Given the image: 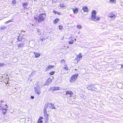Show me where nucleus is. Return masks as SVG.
I'll list each match as a JSON object with an SVG mask.
<instances>
[{"instance_id":"nucleus-25","label":"nucleus","mask_w":123,"mask_h":123,"mask_svg":"<svg viewBox=\"0 0 123 123\" xmlns=\"http://www.w3.org/2000/svg\"><path fill=\"white\" fill-rule=\"evenodd\" d=\"M77 28L79 29H81L82 28L81 26L80 25H78L77 26Z\"/></svg>"},{"instance_id":"nucleus-38","label":"nucleus","mask_w":123,"mask_h":123,"mask_svg":"<svg viewBox=\"0 0 123 123\" xmlns=\"http://www.w3.org/2000/svg\"><path fill=\"white\" fill-rule=\"evenodd\" d=\"M34 96H31V98L32 99H33L34 98Z\"/></svg>"},{"instance_id":"nucleus-6","label":"nucleus","mask_w":123,"mask_h":123,"mask_svg":"<svg viewBox=\"0 0 123 123\" xmlns=\"http://www.w3.org/2000/svg\"><path fill=\"white\" fill-rule=\"evenodd\" d=\"M78 76V74H76L73 75L70 79V82L72 83L74 82V81L76 80Z\"/></svg>"},{"instance_id":"nucleus-36","label":"nucleus","mask_w":123,"mask_h":123,"mask_svg":"<svg viewBox=\"0 0 123 123\" xmlns=\"http://www.w3.org/2000/svg\"><path fill=\"white\" fill-rule=\"evenodd\" d=\"M54 12L55 13V14H57L58 13V12H57L55 11H54Z\"/></svg>"},{"instance_id":"nucleus-24","label":"nucleus","mask_w":123,"mask_h":123,"mask_svg":"<svg viewBox=\"0 0 123 123\" xmlns=\"http://www.w3.org/2000/svg\"><path fill=\"white\" fill-rule=\"evenodd\" d=\"M59 20V19H56L54 21V22L55 23H56Z\"/></svg>"},{"instance_id":"nucleus-35","label":"nucleus","mask_w":123,"mask_h":123,"mask_svg":"<svg viewBox=\"0 0 123 123\" xmlns=\"http://www.w3.org/2000/svg\"><path fill=\"white\" fill-rule=\"evenodd\" d=\"M62 26H61L60 25H59V28L60 30H62Z\"/></svg>"},{"instance_id":"nucleus-41","label":"nucleus","mask_w":123,"mask_h":123,"mask_svg":"<svg viewBox=\"0 0 123 123\" xmlns=\"http://www.w3.org/2000/svg\"><path fill=\"white\" fill-rule=\"evenodd\" d=\"M3 18H2L1 19H0V20H1Z\"/></svg>"},{"instance_id":"nucleus-37","label":"nucleus","mask_w":123,"mask_h":123,"mask_svg":"<svg viewBox=\"0 0 123 123\" xmlns=\"http://www.w3.org/2000/svg\"><path fill=\"white\" fill-rule=\"evenodd\" d=\"M59 87H55V90H58L59 89Z\"/></svg>"},{"instance_id":"nucleus-12","label":"nucleus","mask_w":123,"mask_h":123,"mask_svg":"<svg viewBox=\"0 0 123 123\" xmlns=\"http://www.w3.org/2000/svg\"><path fill=\"white\" fill-rule=\"evenodd\" d=\"M72 9L74 13H77L78 12V9L77 8H73Z\"/></svg>"},{"instance_id":"nucleus-11","label":"nucleus","mask_w":123,"mask_h":123,"mask_svg":"<svg viewBox=\"0 0 123 123\" xmlns=\"http://www.w3.org/2000/svg\"><path fill=\"white\" fill-rule=\"evenodd\" d=\"M2 109L3 110L2 112L3 114H5L7 110L8 109H6L5 108H2Z\"/></svg>"},{"instance_id":"nucleus-10","label":"nucleus","mask_w":123,"mask_h":123,"mask_svg":"<svg viewBox=\"0 0 123 123\" xmlns=\"http://www.w3.org/2000/svg\"><path fill=\"white\" fill-rule=\"evenodd\" d=\"M54 67V66L50 65H49L46 68L45 70L46 71H47L51 69Z\"/></svg>"},{"instance_id":"nucleus-13","label":"nucleus","mask_w":123,"mask_h":123,"mask_svg":"<svg viewBox=\"0 0 123 123\" xmlns=\"http://www.w3.org/2000/svg\"><path fill=\"white\" fill-rule=\"evenodd\" d=\"M43 118L42 117H40V118L38 121V123H42L43 121L41 120L42 119H43Z\"/></svg>"},{"instance_id":"nucleus-28","label":"nucleus","mask_w":123,"mask_h":123,"mask_svg":"<svg viewBox=\"0 0 123 123\" xmlns=\"http://www.w3.org/2000/svg\"><path fill=\"white\" fill-rule=\"evenodd\" d=\"M55 87H53L50 88V89L49 90L50 91L51 90H55Z\"/></svg>"},{"instance_id":"nucleus-34","label":"nucleus","mask_w":123,"mask_h":123,"mask_svg":"<svg viewBox=\"0 0 123 123\" xmlns=\"http://www.w3.org/2000/svg\"><path fill=\"white\" fill-rule=\"evenodd\" d=\"M54 73H55V72L54 71H53V72L50 73H49V75H53L54 74Z\"/></svg>"},{"instance_id":"nucleus-42","label":"nucleus","mask_w":123,"mask_h":123,"mask_svg":"<svg viewBox=\"0 0 123 123\" xmlns=\"http://www.w3.org/2000/svg\"><path fill=\"white\" fill-rule=\"evenodd\" d=\"M74 40H75L76 41V39H74Z\"/></svg>"},{"instance_id":"nucleus-1","label":"nucleus","mask_w":123,"mask_h":123,"mask_svg":"<svg viewBox=\"0 0 123 123\" xmlns=\"http://www.w3.org/2000/svg\"><path fill=\"white\" fill-rule=\"evenodd\" d=\"M46 17V14L45 13H43L36 15L35 19L37 21H38L39 22H41L43 21L45 18Z\"/></svg>"},{"instance_id":"nucleus-22","label":"nucleus","mask_w":123,"mask_h":123,"mask_svg":"<svg viewBox=\"0 0 123 123\" xmlns=\"http://www.w3.org/2000/svg\"><path fill=\"white\" fill-rule=\"evenodd\" d=\"M21 37L20 36H18V38H17V39L18 41H20L21 40Z\"/></svg>"},{"instance_id":"nucleus-20","label":"nucleus","mask_w":123,"mask_h":123,"mask_svg":"<svg viewBox=\"0 0 123 123\" xmlns=\"http://www.w3.org/2000/svg\"><path fill=\"white\" fill-rule=\"evenodd\" d=\"M60 6L61 7H65L66 5L63 4H60Z\"/></svg>"},{"instance_id":"nucleus-29","label":"nucleus","mask_w":123,"mask_h":123,"mask_svg":"<svg viewBox=\"0 0 123 123\" xmlns=\"http://www.w3.org/2000/svg\"><path fill=\"white\" fill-rule=\"evenodd\" d=\"M65 62V61L63 59L61 61V63H64Z\"/></svg>"},{"instance_id":"nucleus-27","label":"nucleus","mask_w":123,"mask_h":123,"mask_svg":"<svg viewBox=\"0 0 123 123\" xmlns=\"http://www.w3.org/2000/svg\"><path fill=\"white\" fill-rule=\"evenodd\" d=\"M1 107H2V108L4 107V108H5L6 109H8V107H7V105H3V106H2Z\"/></svg>"},{"instance_id":"nucleus-16","label":"nucleus","mask_w":123,"mask_h":123,"mask_svg":"<svg viewBox=\"0 0 123 123\" xmlns=\"http://www.w3.org/2000/svg\"><path fill=\"white\" fill-rule=\"evenodd\" d=\"M49 105H50V106H49L50 108H52V109H55V108L54 106V105L53 104L50 103V104H48Z\"/></svg>"},{"instance_id":"nucleus-32","label":"nucleus","mask_w":123,"mask_h":123,"mask_svg":"<svg viewBox=\"0 0 123 123\" xmlns=\"http://www.w3.org/2000/svg\"><path fill=\"white\" fill-rule=\"evenodd\" d=\"M45 116H46V118L48 120V115L46 113Z\"/></svg>"},{"instance_id":"nucleus-45","label":"nucleus","mask_w":123,"mask_h":123,"mask_svg":"<svg viewBox=\"0 0 123 123\" xmlns=\"http://www.w3.org/2000/svg\"><path fill=\"white\" fill-rule=\"evenodd\" d=\"M70 38H71V37H70L69 38V39H70Z\"/></svg>"},{"instance_id":"nucleus-17","label":"nucleus","mask_w":123,"mask_h":123,"mask_svg":"<svg viewBox=\"0 0 123 123\" xmlns=\"http://www.w3.org/2000/svg\"><path fill=\"white\" fill-rule=\"evenodd\" d=\"M82 57V56L81 55V53H80L79 54V55H78L77 59L80 60V59Z\"/></svg>"},{"instance_id":"nucleus-39","label":"nucleus","mask_w":123,"mask_h":123,"mask_svg":"<svg viewBox=\"0 0 123 123\" xmlns=\"http://www.w3.org/2000/svg\"><path fill=\"white\" fill-rule=\"evenodd\" d=\"M121 68H123V64H121Z\"/></svg>"},{"instance_id":"nucleus-26","label":"nucleus","mask_w":123,"mask_h":123,"mask_svg":"<svg viewBox=\"0 0 123 123\" xmlns=\"http://www.w3.org/2000/svg\"><path fill=\"white\" fill-rule=\"evenodd\" d=\"M6 64L3 63H0V67L3 66Z\"/></svg>"},{"instance_id":"nucleus-4","label":"nucleus","mask_w":123,"mask_h":123,"mask_svg":"<svg viewBox=\"0 0 123 123\" xmlns=\"http://www.w3.org/2000/svg\"><path fill=\"white\" fill-rule=\"evenodd\" d=\"M87 88L89 90H92L96 91L97 88L95 87V86L92 84H88L87 87Z\"/></svg>"},{"instance_id":"nucleus-7","label":"nucleus","mask_w":123,"mask_h":123,"mask_svg":"<svg viewBox=\"0 0 123 123\" xmlns=\"http://www.w3.org/2000/svg\"><path fill=\"white\" fill-rule=\"evenodd\" d=\"M108 17L111 18L112 19H115L116 17V15L114 14L113 12H111L109 14Z\"/></svg>"},{"instance_id":"nucleus-2","label":"nucleus","mask_w":123,"mask_h":123,"mask_svg":"<svg viewBox=\"0 0 123 123\" xmlns=\"http://www.w3.org/2000/svg\"><path fill=\"white\" fill-rule=\"evenodd\" d=\"M96 12L95 11L93 10L92 12V20L95 21L99 20L100 17L98 16H96Z\"/></svg>"},{"instance_id":"nucleus-30","label":"nucleus","mask_w":123,"mask_h":123,"mask_svg":"<svg viewBox=\"0 0 123 123\" xmlns=\"http://www.w3.org/2000/svg\"><path fill=\"white\" fill-rule=\"evenodd\" d=\"M28 4V3L26 2H25L23 4V6H26Z\"/></svg>"},{"instance_id":"nucleus-33","label":"nucleus","mask_w":123,"mask_h":123,"mask_svg":"<svg viewBox=\"0 0 123 123\" xmlns=\"http://www.w3.org/2000/svg\"><path fill=\"white\" fill-rule=\"evenodd\" d=\"M12 3L15 4L16 3V2L15 0H12Z\"/></svg>"},{"instance_id":"nucleus-18","label":"nucleus","mask_w":123,"mask_h":123,"mask_svg":"<svg viewBox=\"0 0 123 123\" xmlns=\"http://www.w3.org/2000/svg\"><path fill=\"white\" fill-rule=\"evenodd\" d=\"M109 2L110 3H113L116 4V0H110L109 1Z\"/></svg>"},{"instance_id":"nucleus-40","label":"nucleus","mask_w":123,"mask_h":123,"mask_svg":"<svg viewBox=\"0 0 123 123\" xmlns=\"http://www.w3.org/2000/svg\"><path fill=\"white\" fill-rule=\"evenodd\" d=\"M33 1H36L37 0H32Z\"/></svg>"},{"instance_id":"nucleus-9","label":"nucleus","mask_w":123,"mask_h":123,"mask_svg":"<svg viewBox=\"0 0 123 123\" xmlns=\"http://www.w3.org/2000/svg\"><path fill=\"white\" fill-rule=\"evenodd\" d=\"M53 79V77L51 78H49L48 79L46 82V85H49L51 82L52 80Z\"/></svg>"},{"instance_id":"nucleus-19","label":"nucleus","mask_w":123,"mask_h":123,"mask_svg":"<svg viewBox=\"0 0 123 123\" xmlns=\"http://www.w3.org/2000/svg\"><path fill=\"white\" fill-rule=\"evenodd\" d=\"M13 22V20L12 19L9 20L8 21H7L6 22H5V23L6 24H7L8 23H9L10 22Z\"/></svg>"},{"instance_id":"nucleus-5","label":"nucleus","mask_w":123,"mask_h":123,"mask_svg":"<svg viewBox=\"0 0 123 123\" xmlns=\"http://www.w3.org/2000/svg\"><path fill=\"white\" fill-rule=\"evenodd\" d=\"M35 92L36 94L39 95L41 93L40 87L38 86L34 88Z\"/></svg>"},{"instance_id":"nucleus-15","label":"nucleus","mask_w":123,"mask_h":123,"mask_svg":"<svg viewBox=\"0 0 123 123\" xmlns=\"http://www.w3.org/2000/svg\"><path fill=\"white\" fill-rule=\"evenodd\" d=\"M34 54L35 55V57L36 58L38 57L40 55V53H38L36 52H34Z\"/></svg>"},{"instance_id":"nucleus-31","label":"nucleus","mask_w":123,"mask_h":123,"mask_svg":"<svg viewBox=\"0 0 123 123\" xmlns=\"http://www.w3.org/2000/svg\"><path fill=\"white\" fill-rule=\"evenodd\" d=\"M6 27L5 26H3L1 28V29L2 30H4L6 28Z\"/></svg>"},{"instance_id":"nucleus-21","label":"nucleus","mask_w":123,"mask_h":123,"mask_svg":"<svg viewBox=\"0 0 123 123\" xmlns=\"http://www.w3.org/2000/svg\"><path fill=\"white\" fill-rule=\"evenodd\" d=\"M74 42V40L73 39H71V41H69V44H72Z\"/></svg>"},{"instance_id":"nucleus-14","label":"nucleus","mask_w":123,"mask_h":123,"mask_svg":"<svg viewBox=\"0 0 123 123\" xmlns=\"http://www.w3.org/2000/svg\"><path fill=\"white\" fill-rule=\"evenodd\" d=\"M82 9L84 12H87L88 11V9L86 7H83Z\"/></svg>"},{"instance_id":"nucleus-43","label":"nucleus","mask_w":123,"mask_h":123,"mask_svg":"<svg viewBox=\"0 0 123 123\" xmlns=\"http://www.w3.org/2000/svg\"><path fill=\"white\" fill-rule=\"evenodd\" d=\"M6 18L5 17H4V18Z\"/></svg>"},{"instance_id":"nucleus-23","label":"nucleus","mask_w":123,"mask_h":123,"mask_svg":"<svg viewBox=\"0 0 123 123\" xmlns=\"http://www.w3.org/2000/svg\"><path fill=\"white\" fill-rule=\"evenodd\" d=\"M24 45V44L22 43L18 45V47H21L23 46Z\"/></svg>"},{"instance_id":"nucleus-8","label":"nucleus","mask_w":123,"mask_h":123,"mask_svg":"<svg viewBox=\"0 0 123 123\" xmlns=\"http://www.w3.org/2000/svg\"><path fill=\"white\" fill-rule=\"evenodd\" d=\"M73 94V92L71 91H66L65 95H67L68 97H72Z\"/></svg>"},{"instance_id":"nucleus-44","label":"nucleus","mask_w":123,"mask_h":123,"mask_svg":"<svg viewBox=\"0 0 123 123\" xmlns=\"http://www.w3.org/2000/svg\"><path fill=\"white\" fill-rule=\"evenodd\" d=\"M23 31L24 32H25V31Z\"/></svg>"},{"instance_id":"nucleus-3","label":"nucleus","mask_w":123,"mask_h":123,"mask_svg":"<svg viewBox=\"0 0 123 123\" xmlns=\"http://www.w3.org/2000/svg\"><path fill=\"white\" fill-rule=\"evenodd\" d=\"M69 69L67 67V64L64 65V67H63L61 70V72L62 74H66L68 72V71Z\"/></svg>"}]
</instances>
